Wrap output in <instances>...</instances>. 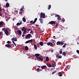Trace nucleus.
Here are the masks:
<instances>
[{"label": "nucleus", "instance_id": "nucleus-46", "mask_svg": "<svg viewBox=\"0 0 79 79\" xmlns=\"http://www.w3.org/2000/svg\"><path fill=\"white\" fill-rule=\"evenodd\" d=\"M77 52L78 53V54H79V50H77Z\"/></svg>", "mask_w": 79, "mask_h": 79}, {"label": "nucleus", "instance_id": "nucleus-16", "mask_svg": "<svg viewBox=\"0 0 79 79\" xmlns=\"http://www.w3.org/2000/svg\"><path fill=\"white\" fill-rule=\"evenodd\" d=\"M22 20L24 23H25L26 21V18L24 17L23 18Z\"/></svg>", "mask_w": 79, "mask_h": 79}, {"label": "nucleus", "instance_id": "nucleus-1", "mask_svg": "<svg viewBox=\"0 0 79 79\" xmlns=\"http://www.w3.org/2000/svg\"><path fill=\"white\" fill-rule=\"evenodd\" d=\"M40 18H45V15L44 13H43L42 12H41L40 13Z\"/></svg>", "mask_w": 79, "mask_h": 79}, {"label": "nucleus", "instance_id": "nucleus-41", "mask_svg": "<svg viewBox=\"0 0 79 79\" xmlns=\"http://www.w3.org/2000/svg\"><path fill=\"white\" fill-rule=\"evenodd\" d=\"M62 21H63V22H64V21H65V19H64V18H63L62 19Z\"/></svg>", "mask_w": 79, "mask_h": 79}, {"label": "nucleus", "instance_id": "nucleus-53", "mask_svg": "<svg viewBox=\"0 0 79 79\" xmlns=\"http://www.w3.org/2000/svg\"><path fill=\"white\" fill-rule=\"evenodd\" d=\"M31 29H30L28 30V31H31Z\"/></svg>", "mask_w": 79, "mask_h": 79}, {"label": "nucleus", "instance_id": "nucleus-57", "mask_svg": "<svg viewBox=\"0 0 79 79\" xmlns=\"http://www.w3.org/2000/svg\"><path fill=\"white\" fill-rule=\"evenodd\" d=\"M19 14H20V15H21V14H22V12H19Z\"/></svg>", "mask_w": 79, "mask_h": 79}, {"label": "nucleus", "instance_id": "nucleus-17", "mask_svg": "<svg viewBox=\"0 0 79 79\" xmlns=\"http://www.w3.org/2000/svg\"><path fill=\"white\" fill-rule=\"evenodd\" d=\"M25 50L26 51H27V50H29V48H28V47L27 46H26L25 47Z\"/></svg>", "mask_w": 79, "mask_h": 79}, {"label": "nucleus", "instance_id": "nucleus-3", "mask_svg": "<svg viewBox=\"0 0 79 79\" xmlns=\"http://www.w3.org/2000/svg\"><path fill=\"white\" fill-rule=\"evenodd\" d=\"M31 34H28L25 37L26 39H30L31 38Z\"/></svg>", "mask_w": 79, "mask_h": 79}, {"label": "nucleus", "instance_id": "nucleus-45", "mask_svg": "<svg viewBox=\"0 0 79 79\" xmlns=\"http://www.w3.org/2000/svg\"><path fill=\"white\" fill-rule=\"evenodd\" d=\"M2 34H3V32H0V36L2 35Z\"/></svg>", "mask_w": 79, "mask_h": 79}, {"label": "nucleus", "instance_id": "nucleus-22", "mask_svg": "<svg viewBox=\"0 0 79 79\" xmlns=\"http://www.w3.org/2000/svg\"><path fill=\"white\" fill-rule=\"evenodd\" d=\"M61 17H59L57 18V19L59 21H60V20H61Z\"/></svg>", "mask_w": 79, "mask_h": 79}, {"label": "nucleus", "instance_id": "nucleus-55", "mask_svg": "<svg viewBox=\"0 0 79 79\" xmlns=\"http://www.w3.org/2000/svg\"><path fill=\"white\" fill-rule=\"evenodd\" d=\"M11 45H12V47H14V44H12Z\"/></svg>", "mask_w": 79, "mask_h": 79}, {"label": "nucleus", "instance_id": "nucleus-63", "mask_svg": "<svg viewBox=\"0 0 79 79\" xmlns=\"http://www.w3.org/2000/svg\"><path fill=\"white\" fill-rule=\"evenodd\" d=\"M14 45H15V46H16V44L15 43L14 44Z\"/></svg>", "mask_w": 79, "mask_h": 79}, {"label": "nucleus", "instance_id": "nucleus-42", "mask_svg": "<svg viewBox=\"0 0 79 79\" xmlns=\"http://www.w3.org/2000/svg\"><path fill=\"white\" fill-rule=\"evenodd\" d=\"M39 68H38L36 69V71L37 72H39Z\"/></svg>", "mask_w": 79, "mask_h": 79}, {"label": "nucleus", "instance_id": "nucleus-8", "mask_svg": "<svg viewBox=\"0 0 79 79\" xmlns=\"http://www.w3.org/2000/svg\"><path fill=\"white\" fill-rule=\"evenodd\" d=\"M17 32H18V35H21L22 32L21 30H18Z\"/></svg>", "mask_w": 79, "mask_h": 79}, {"label": "nucleus", "instance_id": "nucleus-18", "mask_svg": "<svg viewBox=\"0 0 79 79\" xmlns=\"http://www.w3.org/2000/svg\"><path fill=\"white\" fill-rule=\"evenodd\" d=\"M36 58H37V59H39V60H41V61L43 60V59L42 58L40 57H36Z\"/></svg>", "mask_w": 79, "mask_h": 79}, {"label": "nucleus", "instance_id": "nucleus-12", "mask_svg": "<svg viewBox=\"0 0 79 79\" xmlns=\"http://www.w3.org/2000/svg\"><path fill=\"white\" fill-rule=\"evenodd\" d=\"M44 19H40L39 20L40 21V23L41 24H42L43 23H44V21H43Z\"/></svg>", "mask_w": 79, "mask_h": 79}, {"label": "nucleus", "instance_id": "nucleus-31", "mask_svg": "<svg viewBox=\"0 0 79 79\" xmlns=\"http://www.w3.org/2000/svg\"><path fill=\"white\" fill-rule=\"evenodd\" d=\"M50 8H51V5H49L48 8V10H50Z\"/></svg>", "mask_w": 79, "mask_h": 79}, {"label": "nucleus", "instance_id": "nucleus-47", "mask_svg": "<svg viewBox=\"0 0 79 79\" xmlns=\"http://www.w3.org/2000/svg\"><path fill=\"white\" fill-rule=\"evenodd\" d=\"M7 44H10V41H8L7 42Z\"/></svg>", "mask_w": 79, "mask_h": 79}, {"label": "nucleus", "instance_id": "nucleus-54", "mask_svg": "<svg viewBox=\"0 0 79 79\" xmlns=\"http://www.w3.org/2000/svg\"><path fill=\"white\" fill-rule=\"evenodd\" d=\"M37 67H38V68H40V66H37Z\"/></svg>", "mask_w": 79, "mask_h": 79}, {"label": "nucleus", "instance_id": "nucleus-10", "mask_svg": "<svg viewBox=\"0 0 79 79\" xmlns=\"http://www.w3.org/2000/svg\"><path fill=\"white\" fill-rule=\"evenodd\" d=\"M41 68L42 69H44L47 68L46 65H43L41 67Z\"/></svg>", "mask_w": 79, "mask_h": 79}, {"label": "nucleus", "instance_id": "nucleus-43", "mask_svg": "<svg viewBox=\"0 0 79 79\" xmlns=\"http://www.w3.org/2000/svg\"><path fill=\"white\" fill-rule=\"evenodd\" d=\"M58 23H56V27H57V26H58Z\"/></svg>", "mask_w": 79, "mask_h": 79}, {"label": "nucleus", "instance_id": "nucleus-36", "mask_svg": "<svg viewBox=\"0 0 79 79\" xmlns=\"http://www.w3.org/2000/svg\"><path fill=\"white\" fill-rule=\"evenodd\" d=\"M62 58V56L61 55H60L58 57V58Z\"/></svg>", "mask_w": 79, "mask_h": 79}, {"label": "nucleus", "instance_id": "nucleus-27", "mask_svg": "<svg viewBox=\"0 0 79 79\" xmlns=\"http://www.w3.org/2000/svg\"><path fill=\"white\" fill-rule=\"evenodd\" d=\"M34 47L35 50H37V46H36V45L35 44H34Z\"/></svg>", "mask_w": 79, "mask_h": 79}, {"label": "nucleus", "instance_id": "nucleus-44", "mask_svg": "<svg viewBox=\"0 0 79 79\" xmlns=\"http://www.w3.org/2000/svg\"><path fill=\"white\" fill-rule=\"evenodd\" d=\"M15 13H18V10H16L15 11Z\"/></svg>", "mask_w": 79, "mask_h": 79}, {"label": "nucleus", "instance_id": "nucleus-19", "mask_svg": "<svg viewBox=\"0 0 79 79\" xmlns=\"http://www.w3.org/2000/svg\"><path fill=\"white\" fill-rule=\"evenodd\" d=\"M59 76L61 77V76H63V74L62 73H61V72H59Z\"/></svg>", "mask_w": 79, "mask_h": 79}, {"label": "nucleus", "instance_id": "nucleus-13", "mask_svg": "<svg viewBox=\"0 0 79 79\" xmlns=\"http://www.w3.org/2000/svg\"><path fill=\"white\" fill-rule=\"evenodd\" d=\"M5 47L7 48H10V47H11V45L10 44H7L5 45Z\"/></svg>", "mask_w": 79, "mask_h": 79}, {"label": "nucleus", "instance_id": "nucleus-7", "mask_svg": "<svg viewBox=\"0 0 79 79\" xmlns=\"http://www.w3.org/2000/svg\"><path fill=\"white\" fill-rule=\"evenodd\" d=\"M49 23L51 25L55 24H56V21H51L49 22Z\"/></svg>", "mask_w": 79, "mask_h": 79}, {"label": "nucleus", "instance_id": "nucleus-35", "mask_svg": "<svg viewBox=\"0 0 79 79\" xmlns=\"http://www.w3.org/2000/svg\"><path fill=\"white\" fill-rule=\"evenodd\" d=\"M66 55V52H64L62 53V55Z\"/></svg>", "mask_w": 79, "mask_h": 79}, {"label": "nucleus", "instance_id": "nucleus-64", "mask_svg": "<svg viewBox=\"0 0 79 79\" xmlns=\"http://www.w3.org/2000/svg\"><path fill=\"white\" fill-rule=\"evenodd\" d=\"M22 37H24V35L23 34L22 35Z\"/></svg>", "mask_w": 79, "mask_h": 79}, {"label": "nucleus", "instance_id": "nucleus-48", "mask_svg": "<svg viewBox=\"0 0 79 79\" xmlns=\"http://www.w3.org/2000/svg\"><path fill=\"white\" fill-rule=\"evenodd\" d=\"M2 9L0 7V11L1 13H2Z\"/></svg>", "mask_w": 79, "mask_h": 79}, {"label": "nucleus", "instance_id": "nucleus-21", "mask_svg": "<svg viewBox=\"0 0 79 79\" xmlns=\"http://www.w3.org/2000/svg\"><path fill=\"white\" fill-rule=\"evenodd\" d=\"M35 56L37 58V57H38V56H40V54H35Z\"/></svg>", "mask_w": 79, "mask_h": 79}, {"label": "nucleus", "instance_id": "nucleus-2", "mask_svg": "<svg viewBox=\"0 0 79 79\" xmlns=\"http://www.w3.org/2000/svg\"><path fill=\"white\" fill-rule=\"evenodd\" d=\"M64 44V43L61 42V41H58L56 43V45H63Z\"/></svg>", "mask_w": 79, "mask_h": 79}, {"label": "nucleus", "instance_id": "nucleus-15", "mask_svg": "<svg viewBox=\"0 0 79 79\" xmlns=\"http://www.w3.org/2000/svg\"><path fill=\"white\" fill-rule=\"evenodd\" d=\"M10 6V4L8 2H7L6 4V6L7 8H8V7H9V6Z\"/></svg>", "mask_w": 79, "mask_h": 79}, {"label": "nucleus", "instance_id": "nucleus-24", "mask_svg": "<svg viewBox=\"0 0 79 79\" xmlns=\"http://www.w3.org/2000/svg\"><path fill=\"white\" fill-rule=\"evenodd\" d=\"M46 61H49V57L48 56H47L46 58Z\"/></svg>", "mask_w": 79, "mask_h": 79}, {"label": "nucleus", "instance_id": "nucleus-58", "mask_svg": "<svg viewBox=\"0 0 79 79\" xmlns=\"http://www.w3.org/2000/svg\"><path fill=\"white\" fill-rule=\"evenodd\" d=\"M0 16H2V14L1 13H0Z\"/></svg>", "mask_w": 79, "mask_h": 79}, {"label": "nucleus", "instance_id": "nucleus-52", "mask_svg": "<svg viewBox=\"0 0 79 79\" xmlns=\"http://www.w3.org/2000/svg\"><path fill=\"white\" fill-rule=\"evenodd\" d=\"M1 13L2 14V15H3V14H4V13L2 12H2H1Z\"/></svg>", "mask_w": 79, "mask_h": 79}, {"label": "nucleus", "instance_id": "nucleus-9", "mask_svg": "<svg viewBox=\"0 0 79 79\" xmlns=\"http://www.w3.org/2000/svg\"><path fill=\"white\" fill-rule=\"evenodd\" d=\"M48 45H49L50 46H52L53 45V43L50 42H48L47 43Z\"/></svg>", "mask_w": 79, "mask_h": 79}, {"label": "nucleus", "instance_id": "nucleus-25", "mask_svg": "<svg viewBox=\"0 0 79 79\" xmlns=\"http://www.w3.org/2000/svg\"><path fill=\"white\" fill-rule=\"evenodd\" d=\"M40 44L41 46H43L44 45V44L43 43V42L41 41L40 43Z\"/></svg>", "mask_w": 79, "mask_h": 79}, {"label": "nucleus", "instance_id": "nucleus-50", "mask_svg": "<svg viewBox=\"0 0 79 79\" xmlns=\"http://www.w3.org/2000/svg\"><path fill=\"white\" fill-rule=\"evenodd\" d=\"M56 16H57V17H60V15H56Z\"/></svg>", "mask_w": 79, "mask_h": 79}, {"label": "nucleus", "instance_id": "nucleus-20", "mask_svg": "<svg viewBox=\"0 0 79 79\" xmlns=\"http://www.w3.org/2000/svg\"><path fill=\"white\" fill-rule=\"evenodd\" d=\"M27 30V28H26L23 31V34H25L26 33Z\"/></svg>", "mask_w": 79, "mask_h": 79}, {"label": "nucleus", "instance_id": "nucleus-26", "mask_svg": "<svg viewBox=\"0 0 79 79\" xmlns=\"http://www.w3.org/2000/svg\"><path fill=\"white\" fill-rule=\"evenodd\" d=\"M52 68H55L56 66V64H52Z\"/></svg>", "mask_w": 79, "mask_h": 79}, {"label": "nucleus", "instance_id": "nucleus-30", "mask_svg": "<svg viewBox=\"0 0 79 79\" xmlns=\"http://www.w3.org/2000/svg\"><path fill=\"white\" fill-rule=\"evenodd\" d=\"M67 68H68V69H70V67L69 65H67L66 67Z\"/></svg>", "mask_w": 79, "mask_h": 79}, {"label": "nucleus", "instance_id": "nucleus-60", "mask_svg": "<svg viewBox=\"0 0 79 79\" xmlns=\"http://www.w3.org/2000/svg\"><path fill=\"white\" fill-rule=\"evenodd\" d=\"M53 38H54V39H56V38H55V36H53Z\"/></svg>", "mask_w": 79, "mask_h": 79}, {"label": "nucleus", "instance_id": "nucleus-32", "mask_svg": "<svg viewBox=\"0 0 79 79\" xmlns=\"http://www.w3.org/2000/svg\"><path fill=\"white\" fill-rule=\"evenodd\" d=\"M28 41H29V42H33V39H31V40H28Z\"/></svg>", "mask_w": 79, "mask_h": 79}, {"label": "nucleus", "instance_id": "nucleus-33", "mask_svg": "<svg viewBox=\"0 0 79 79\" xmlns=\"http://www.w3.org/2000/svg\"><path fill=\"white\" fill-rule=\"evenodd\" d=\"M62 49H60V54H62Z\"/></svg>", "mask_w": 79, "mask_h": 79}, {"label": "nucleus", "instance_id": "nucleus-37", "mask_svg": "<svg viewBox=\"0 0 79 79\" xmlns=\"http://www.w3.org/2000/svg\"><path fill=\"white\" fill-rule=\"evenodd\" d=\"M60 55H59V54H58L56 55V58H58V57Z\"/></svg>", "mask_w": 79, "mask_h": 79}, {"label": "nucleus", "instance_id": "nucleus-59", "mask_svg": "<svg viewBox=\"0 0 79 79\" xmlns=\"http://www.w3.org/2000/svg\"><path fill=\"white\" fill-rule=\"evenodd\" d=\"M12 42L13 44H15V42L13 41H12Z\"/></svg>", "mask_w": 79, "mask_h": 79}, {"label": "nucleus", "instance_id": "nucleus-6", "mask_svg": "<svg viewBox=\"0 0 79 79\" xmlns=\"http://www.w3.org/2000/svg\"><path fill=\"white\" fill-rule=\"evenodd\" d=\"M11 40H13L14 41V42H16L17 40V37H13L11 39Z\"/></svg>", "mask_w": 79, "mask_h": 79}, {"label": "nucleus", "instance_id": "nucleus-4", "mask_svg": "<svg viewBox=\"0 0 79 79\" xmlns=\"http://www.w3.org/2000/svg\"><path fill=\"white\" fill-rule=\"evenodd\" d=\"M4 32L5 33V34L6 35H9V33H8V30H7V29L5 30L4 31Z\"/></svg>", "mask_w": 79, "mask_h": 79}, {"label": "nucleus", "instance_id": "nucleus-14", "mask_svg": "<svg viewBox=\"0 0 79 79\" xmlns=\"http://www.w3.org/2000/svg\"><path fill=\"white\" fill-rule=\"evenodd\" d=\"M21 24H22V21H21L20 22V23H17L16 25L17 26H20V25H21Z\"/></svg>", "mask_w": 79, "mask_h": 79}, {"label": "nucleus", "instance_id": "nucleus-11", "mask_svg": "<svg viewBox=\"0 0 79 79\" xmlns=\"http://www.w3.org/2000/svg\"><path fill=\"white\" fill-rule=\"evenodd\" d=\"M47 66L49 68H52V65H51V63L47 64Z\"/></svg>", "mask_w": 79, "mask_h": 79}, {"label": "nucleus", "instance_id": "nucleus-61", "mask_svg": "<svg viewBox=\"0 0 79 79\" xmlns=\"http://www.w3.org/2000/svg\"><path fill=\"white\" fill-rule=\"evenodd\" d=\"M2 30H3V31H5V28H3V29H2Z\"/></svg>", "mask_w": 79, "mask_h": 79}, {"label": "nucleus", "instance_id": "nucleus-29", "mask_svg": "<svg viewBox=\"0 0 79 79\" xmlns=\"http://www.w3.org/2000/svg\"><path fill=\"white\" fill-rule=\"evenodd\" d=\"M25 27H23V28L22 29V31H24V29H25Z\"/></svg>", "mask_w": 79, "mask_h": 79}, {"label": "nucleus", "instance_id": "nucleus-34", "mask_svg": "<svg viewBox=\"0 0 79 79\" xmlns=\"http://www.w3.org/2000/svg\"><path fill=\"white\" fill-rule=\"evenodd\" d=\"M56 72H57V71L56 70L54 72H52V74H55V73H56Z\"/></svg>", "mask_w": 79, "mask_h": 79}, {"label": "nucleus", "instance_id": "nucleus-5", "mask_svg": "<svg viewBox=\"0 0 79 79\" xmlns=\"http://www.w3.org/2000/svg\"><path fill=\"white\" fill-rule=\"evenodd\" d=\"M4 22L2 21H1L0 22V27H2L3 26Z\"/></svg>", "mask_w": 79, "mask_h": 79}, {"label": "nucleus", "instance_id": "nucleus-39", "mask_svg": "<svg viewBox=\"0 0 79 79\" xmlns=\"http://www.w3.org/2000/svg\"><path fill=\"white\" fill-rule=\"evenodd\" d=\"M37 46L38 47H39V46H40V44L39 43H37Z\"/></svg>", "mask_w": 79, "mask_h": 79}, {"label": "nucleus", "instance_id": "nucleus-62", "mask_svg": "<svg viewBox=\"0 0 79 79\" xmlns=\"http://www.w3.org/2000/svg\"><path fill=\"white\" fill-rule=\"evenodd\" d=\"M5 1L6 2H8V0H5Z\"/></svg>", "mask_w": 79, "mask_h": 79}, {"label": "nucleus", "instance_id": "nucleus-40", "mask_svg": "<svg viewBox=\"0 0 79 79\" xmlns=\"http://www.w3.org/2000/svg\"><path fill=\"white\" fill-rule=\"evenodd\" d=\"M29 41L28 40L25 42V44H28V43H29Z\"/></svg>", "mask_w": 79, "mask_h": 79}, {"label": "nucleus", "instance_id": "nucleus-23", "mask_svg": "<svg viewBox=\"0 0 79 79\" xmlns=\"http://www.w3.org/2000/svg\"><path fill=\"white\" fill-rule=\"evenodd\" d=\"M37 18H35V19L34 20V22H33V23H35V22H36V21H37Z\"/></svg>", "mask_w": 79, "mask_h": 79}, {"label": "nucleus", "instance_id": "nucleus-51", "mask_svg": "<svg viewBox=\"0 0 79 79\" xmlns=\"http://www.w3.org/2000/svg\"><path fill=\"white\" fill-rule=\"evenodd\" d=\"M50 51H51V52H53V49H52Z\"/></svg>", "mask_w": 79, "mask_h": 79}, {"label": "nucleus", "instance_id": "nucleus-38", "mask_svg": "<svg viewBox=\"0 0 79 79\" xmlns=\"http://www.w3.org/2000/svg\"><path fill=\"white\" fill-rule=\"evenodd\" d=\"M66 45V44H65L63 45V46H62L63 48H64V47H65V46Z\"/></svg>", "mask_w": 79, "mask_h": 79}, {"label": "nucleus", "instance_id": "nucleus-49", "mask_svg": "<svg viewBox=\"0 0 79 79\" xmlns=\"http://www.w3.org/2000/svg\"><path fill=\"white\" fill-rule=\"evenodd\" d=\"M32 32H33V31H31L30 32V34H32Z\"/></svg>", "mask_w": 79, "mask_h": 79}, {"label": "nucleus", "instance_id": "nucleus-56", "mask_svg": "<svg viewBox=\"0 0 79 79\" xmlns=\"http://www.w3.org/2000/svg\"><path fill=\"white\" fill-rule=\"evenodd\" d=\"M23 8H21L20 9V11H23Z\"/></svg>", "mask_w": 79, "mask_h": 79}, {"label": "nucleus", "instance_id": "nucleus-28", "mask_svg": "<svg viewBox=\"0 0 79 79\" xmlns=\"http://www.w3.org/2000/svg\"><path fill=\"white\" fill-rule=\"evenodd\" d=\"M30 23H31V24H35V23H33V21L32 20H31L30 22Z\"/></svg>", "mask_w": 79, "mask_h": 79}]
</instances>
